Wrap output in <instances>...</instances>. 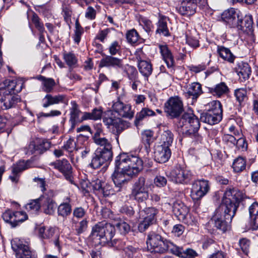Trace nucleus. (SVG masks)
Masks as SVG:
<instances>
[{
	"mask_svg": "<svg viewBox=\"0 0 258 258\" xmlns=\"http://www.w3.org/2000/svg\"><path fill=\"white\" fill-rule=\"evenodd\" d=\"M143 167L142 160L138 156L126 153H121L115 159V170L111 177L114 184L119 191L127 184L129 178L137 175Z\"/></svg>",
	"mask_w": 258,
	"mask_h": 258,
	"instance_id": "nucleus-1",
	"label": "nucleus"
},
{
	"mask_svg": "<svg viewBox=\"0 0 258 258\" xmlns=\"http://www.w3.org/2000/svg\"><path fill=\"white\" fill-rule=\"evenodd\" d=\"M115 229L110 223L102 221L92 227L90 237L97 245H104L110 242L115 235Z\"/></svg>",
	"mask_w": 258,
	"mask_h": 258,
	"instance_id": "nucleus-2",
	"label": "nucleus"
},
{
	"mask_svg": "<svg viewBox=\"0 0 258 258\" xmlns=\"http://www.w3.org/2000/svg\"><path fill=\"white\" fill-rule=\"evenodd\" d=\"M3 88L4 92L3 96L0 99V107L2 109H8L19 102V98L14 94L20 92L22 86L17 89L14 81L6 80L3 84H0V89Z\"/></svg>",
	"mask_w": 258,
	"mask_h": 258,
	"instance_id": "nucleus-3",
	"label": "nucleus"
},
{
	"mask_svg": "<svg viewBox=\"0 0 258 258\" xmlns=\"http://www.w3.org/2000/svg\"><path fill=\"white\" fill-rule=\"evenodd\" d=\"M184 137L198 139V131L200 124L198 117L192 113H184L181 116L178 124Z\"/></svg>",
	"mask_w": 258,
	"mask_h": 258,
	"instance_id": "nucleus-4",
	"label": "nucleus"
},
{
	"mask_svg": "<svg viewBox=\"0 0 258 258\" xmlns=\"http://www.w3.org/2000/svg\"><path fill=\"white\" fill-rule=\"evenodd\" d=\"M207 110L203 112L200 117L202 122L213 125L222 119V105L219 101L214 100L206 105Z\"/></svg>",
	"mask_w": 258,
	"mask_h": 258,
	"instance_id": "nucleus-5",
	"label": "nucleus"
},
{
	"mask_svg": "<svg viewBox=\"0 0 258 258\" xmlns=\"http://www.w3.org/2000/svg\"><path fill=\"white\" fill-rule=\"evenodd\" d=\"M103 122L110 132L117 137L128 127V122L120 117L115 116L113 111H110L103 117Z\"/></svg>",
	"mask_w": 258,
	"mask_h": 258,
	"instance_id": "nucleus-6",
	"label": "nucleus"
},
{
	"mask_svg": "<svg viewBox=\"0 0 258 258\" xmlns=\"http://www.w3.org/2000/svg\"><path fill=\"white\" fill-rule=\"evenodd\" d=\"M227 215L230 216V222L234 217L240 202L243 199L242 193L234 188L227 189Z\"/></svg>",
	"mask_w": 258,
	"mask_h": 258,
	"instance_id": "nucleus-7",
	"label": "nucleus"
},
{
	"mask_svg": "<svg viewBox=\"0 0 258 258\" xmlns=\"http://www.w3.org/2000/svg\"><path fill=\"white\" fill-rule=\"evenodd\" d=\"M169 178L176 183L187 184L192 178L193 175L189 170L180 165H177L170 171Z\"/></svg>",
	"mask_w": 258,
	"mask_h": 258,
	"instance_id": "nucleus-8",
	"label": "nucleus"
},
{
	"mask_svg": "<svg viewBox=\"0 0 258 258\" xmlns=\"http://www.w3.org/2000/svg\"><path fill=\"white\" fill-rule=\"evenodd\" d=\"M168 240L162 237L159 234L154 232H150L147 239L148 246H150L151 252L158 253L165 252V248L166 247Z\"/></svg>",
	"mask_w": 258,
	"mask_h": 258,
	"instance_id": "nucleus-9",
	"label": "nucleus"
},
{
	"mask_svg": "<svg viewBox=\"0 0 258 258\" xmlns=\"http://www.w3.org/2000/svg\"><path fill=\"white\" fill-rule=\"evenodd\" d=\"M112 157V150L97 149L92 157L90 166L93 169H97L103 164L107 165L111 161Z\"/></svg>",
	"mask_w": 258,
	"mask_h": 258,
	"instance_id": "nucleus-10",
	"label": "nucleus"
},
{
	"mask_svg": "<svg viewBox=\"0 0 258 258\" xmlns=\"http://www.w3.org/2000/svg\"><path fill=\"white\" fill-rule=\"evenodd\" d=\"M172 211L177 219L183 223L188 225L195 224V218L192 217L189 213V209L183 203L176 201L173 203Z\"/></svg>",
	"mask_w": 258,
	"mask_h": 258,
	"instance_id": "nucleus-11",
	"label": "nucleus"
},
{
	"mask_svg": "<svg viewBox=\"0 0 258 258\" xmlns=\"http://www.w3.org/2000/svg\"><path fill=\"white\" fill-rule=\"evenodd\" d=\"M164 111L172 118L179 116L183 111L181 100L178 97H170L164 104Z\"/></svg>",
	"mask_w": 258,
	"mask_h": 258,
	"instance_id": "nucleus-12",
	"label": "nucleus"
},
{
	"mask_svg": "<svg viewBox=\"0 0 258 258\" xmlns=\"http://www.w3.org/2000/svg\"><path fill=\"white\" fill-rule=\"evenodd\" d=\"M11 246L15 252L16 258H37L35 253L31 250L28 245L18 238L11 241Z\"/></svg>",
	"mask_w": 258,
	"mask_h": 258,
	"instance_id": "nucleus-13",
	"label": "nucleus"
},
{
	"mask_svg": "<svg viewBox=\"0 0 258 258\" xmlns=\"http://www.w3.org/2000/svg\"><path fill=\"white\" fill-rule=\"evenodd\" d=\"M54 192L49 190L39 197L41 201V208L43 212L47 215H52L56 208V203L53 199Z\"/></svg>",
	"mask_w": 258,
	"mask_h": 258,
	"instance_id": "nucleus-14",
	"label": "nucleus"
},
{
	"mask_svg": "<svg viewBox=\"0 0 258 258\" xmlns=\"http://www.w3.org/2000/svg\"><path fill=\"white\" fill-rule=\"evenodd\" d=\"M208 182L205 180H197L194 182L191 189L190 196L194 201H199L208 191Z\"/></svg>",
	"mask_w": 258,
	"mask_h": 258,
	"instance_id": "nucleus-15",
	"label": "nucleus"
},
{
	"mask_svg": "<svg viewBox=\"0 0 258 258\" xmlns=\"http://www.w3.org/2000/svg\"><path fill=\"white\" fill-rule=\"evenodd\" d=\"M54 168L60 172L65 178L71 183L73 182L72 176V167L69 162L66 159L58 160L50 164Z\"/></svg>",
	"mask_w": 258,
	"mask_h": 258,
	"instance_id": "nucleus-16",
	"label": "nucleus"
},
{
	"mask_svg": "<svg viewBox=\"0 0 258 258\" xmlns=\"http://www.w3.org/2000/svg\"><path fill=\"white\" fill-rule=\"evenodd\" d=\"M112 111L117 113L120 116L131 119L134 116V111L132 110L130 104H124L120 100H117L113 103Z\"/></svg>",
	"mask_w": 258,
	"mask_h": 258,
	"instance_id": "nucleus-17",
	"label": "nucleus"
},
{
	"mask_svg": "<svg viewBox=\"0 0 258 258\" xmlns=\"http://www.w3.org/2000/svg\"><path fill=\"white\" fill-rule=\"evenodd\" d=\"M197 8V0H182L176 10L182 16H191L196 12Z\"/></svg>",
	"mask_w": 258,
	"mask_h": 258,
	"instance_id": "nucleus-18",
	"label": "nucleus"
},
{
	"mask_svg": "<svg viewBox=\"0 0 258 258\" xmlns=\"http://www.w3.org/2000/svg\"><path fill=\"white\" fill-rule=\"evenodd\" d=\"M99 68H113L115 69H123L122 60L113 55H105L100 60Z\"/></svg>",
	"mask_w": 258,
	"mask_h": 258,
	"instance_id": "nucleus-19",
	"label": "nucleus"
},
{
	"mask_svg": "<svg viewBox=\"0 0 258 258\" xmlns=\"http://www.w3.org/2000/svg\"><path fill=\"white\" fill-rule=\"evenodd\" d=\"M154 153L155 161L160 163H165L168 161L171 154L169 147L160 145L155 147Z\"/></svg>",
	"mask_w": 258,
	"mask_h": 258,
	"instance_id": "nucleus-20",
	"label": "nucleus"
},
{
	"mask_svg": "<svg viewBox=\"0 0 258 258\" xmlns=\"http://www.w3.org/2000/svg\"><path fill=\"white\" fill-rule=\"evenodd\" d=\"M240 12L239 10L231 8L227 10V25L230 28H236L241 20Z\"/></svg>",
	"mask_w": 258,
	"mask_h": 258,
	"instance_id": "nucleus-21",
	"label": "nucleus"
},
{
	"mask_svg": "<svg viewBox=\"0 0 258 258\" xmlns=\"http://www.w3.org/2000/svg\"><path fill=\"white\" fill-rule=\"evenodd\" d=\"M250 226L252 230L258 229V203H253L248 209Z\"/></svg>",
	"mask_w": 258,
	"mask_h": 258,
	"instance_id": "nucleus-22",
	"label": "nucleus"
},
{
	"mask_svg": "<svg viewBox=\"0 0 258 258\" xmlns=\"http://www.w3.org/2000/svg\"><path fill=\"white\" fill-rule=\"evenodd\" d=\"M136 58L140 73L148 79L153 71L151 63L147 61L142 60L140 56L137 55Z\"/></svg>",
	"mask_w": 258,
	"mask_h": 258,
	"instance_id": "nucleus-23",
	"label": "nucleus"
},
{
	"mask_svg": "<svg viewBox=\"0 0 258 258\" xmlns=\"http://www.w3.org/2000/svg\"><path fill=\"white\" fill-rule=\"evenodd\" d=\"M236 28L247 33H252L253 31V19L251 15H246L243 19L241 17V20L238 23Z\"/></svg>",
	"mask_w": 258,
	"mask_h": 258,
	"instance_id": "nucleus-24",
	"label": "nucleus"
},
{
	"mask_svg": "<svg viewBox=\"0 0 258 258\" xmlns=\"http://www.w3.org/2000/svg\"><path fill=\"white\" fill-rule=\"evenodd\" d=\"M169 20L168 17L162 15H159L158 21L157 24V28L156 33H158L164 36H169L170 35L168 28L167 27V21Z\"/></svg>",
	"mask_w": 258,
	"mask_h": 258,
	"instance_id": "nucleus-25",
	"label": "nucleus"
},
{
	"mask_svg": "<svg viewBox=\"0 0 258 258\" xmlns=\"http://www.w3.org/2000/svg\"><path fill=\"white\" fill-rule=\"evenodd\" d=\"M71 104L72 106L70 108V122L71 124V128H74L78 122H81L83 120H82V118L81 119L79 118L81 111L77 103L73 101L71 102Z\"/></svg>",
	"mask_w": 258,
	"mask_h": 258,
	"instance_id": "nucleus-26",
	"label": "nucleus"
},
{
	"mask_svg": "<svg viewBox=\"0 0 258 258\" xmlns=\"http://www.w3.org/2000/svg\"><path fill=\"white\" fill-rule=\"evenodd\" d=\"M159 48L163 59L166 63L167 67L172 68L174 66L175 61L171 50L166 45H160Z\"/></svg>",
	"mask_w": 258,
	"mask_h": 258,
	"instance_id": "nucleus-27",
	"label": "nucleus"
},
{
	"mask_svg": "<svg viewBox=\"0 0 258 258\" xmlns=\"http://www.w3.org/2000/svg\"><path fill=\"white\" fill-rule=\"evenodd\" d=\"M202 93V85L199 83L194 82L189 85L185 93V96L191 98L192 100L196 101Z\"/></svg>",
	"mask_w": 258,
	"mask_h": 258,
	"instance_id": "nucleus-28",
	"label": "nucleus"
},
{
	"mask_svg": "<svg viewBox=\"0 0 258 258\" xmlns=\"http://www.w3.org/2000/svg\"><path fill=\"white\" fill-rule=\"evenodd\" d=\"M64 98L65 96L63 95L52 96L50 94H47L42 99V107L47 108L50 105L63 102Z\"/></svg>",
	"mask_w": 258,
	"mask_h": 258,
	"instance_id": "nucleus-29",
	"label": "nucleus"
},
{
	"mask_svg": "<svg viewBox=\"0 0 258 258\" xmlns=\"http://www.w3.org/2000/svg\"><path fill=\"white\" fill-rule=\"evenodd\" d=\"M71 199L67 198L65 201L61 203L57 208V214L63 218H67L72 212V206L70 204Z\"/></svg>",
	"mask_w": 258,
	"mask_h": 258,
	"instance_id": "nucleus-30",
	"label": "nucleus"
},
{
	"mask_svg": "<svg viewBox=\"0 0 258 258\" xmlns=\"http://www.w3.org/2000/svg\"><path fill=\"white\" fill-rule=\"evenodd\" d=\"M155 112L150 108L147 107L143 108L142 110L136 115L134 121L135 125L136 126H138L141 121L144 118L147 117L155 116Z\"/></svg>",
	"mask_w": 258,
	"mask_h": 258,
	"instance_id": "nucleus-31",
	"label": "nucleus"
},
{
	"mask_svg": "<svg viewBox=\"0 0 258 258\" xmlns=\"http://www.w3.org/2000/svg\"><path fill=\"white\" fill-rule=\"evenodd\" d=\"M141 213H144V219L150 221L151 223H155L157 220V215L158 214L159 211L157 209L154 207L146 208L141 212Z\"/></svg>",
	"mask_w": 258,
	"mask_h": 258,
	"instance_id": "nucleus-32",
	"label": "nucleus"
},
{
	"mask_svg": "<svg viewBox=\"0 0 258 258\" xmlns=\"http://www.w3.org/2000/svg\"><path fill=\"white\" fill-rule=\"evenodd\" d=\"M246 160L242 156H239L233 160L231 167L235 173H240L246 169Z\"/></svg>",
	"mask_w": 258,
	"mask_h": 258,
	"instance_id": "nucleus-33",
	"label": "nucleus"
},
{
	"mask_svg": "<svg viewBox=\"0 0 258 258\" xmlns=\"http://www.w3.org/2000/svg\"><path fill=\"white\" fill-rule=\"evenodd\" d=\"M237 74L240 79L242 78L244 81L248 79L251 73V68L246 62H242L237 71Z\"/></svg>",
	"mask_w": 258,
	"mask_h": 258,
	"instance_id": "nucleus-34",
	"label": "nucleus"
},
{
	"mask_svg": "<svg viewBox=\"0 0 258 258\" xmlns=\"http://www.w3.org/2000/svg\"><path fill=\"white\" fill-rule=\"evenodd\" d=\"M142 142L146 148H149L151 144L154 141V132L146 130L141 133Z\"/></svg>",
	"mask_w": 258,
	"mask_h": 258,
	"instance_id": "nucleus-35",
	"label": "nucleus"
},
{
	"mask_svg": "<svg viewBox=\"0 0 258 258\" xmlns=\"http://www.w3.org/2000/svg\"><path fill=\"white\" fill-rule=\"evenodd\" d=\"M151 182L145 177L140 176L135 182L132 189L149 190Z\"/></svg>",
	"mask_w": 258,
	"mask_h": 258,
	"instance_id": "nucleus-36",
	"label": "nucleus"
},
{
	"mask_svg": "<svg viewBox=\"0 0 258 258\" xmlns=\"http://www.w3.org/2000/svg\"><path fill=\"white\" fill-rule=\"evenodd\" d=\"M173 140V134L172 133L167 130L164 131L161 134L160 139V146H167L169 147L171 146Z\"/></svg>",
	"mask_w": 258,
	"mask_h": 258,
	"instance_id": "nucleus-37",
	"label": "nucleus"
},
{
	"mask_svg": "<svg viewBox=\"0 0 258 258\" xmlns=\"http://www.w3.org/2000/svg\"><path fill=\"white\" fill-rule=\"evenodd\" d=\"M131 197L138 202H143L149 198V190L132 189Z\"/></svg>",
	"mask_w": 258,
	"mask_h": 258,
	"instance_id": "nucleus-38",
	"label": "nucleus"
},
{
	"mask_svg": "<svg viewBox=\"0 0 258 258\" xmlns=\"http://www.w3.org/2000/svg\"><path fill=\"white\" fill-rule=\"evenodd\" d=\"M72 222L77 234L79 235L86 230L88 224V221L86 218L83 219L79 222H77L75 219H72Z\"/></svg>",
	"mask_w": 258,
	"mask_h": 258,
	"instance_id": "nucleus-39",
	"label": "nucleus"
},
{
	"mask_svg": "<svg viewBox=\"0 0 258 258\" xmlns=\"http://www.w3.org/2000/svg\"><path fill=\"white\" fill-rule=\"evenodd\" d=\"M208 90L213 95L220 97L226 93V85L225 83L222 82L214 87L208 88Z\"/></svg>",
	"mask_w": 258,
	"mask_h": 258,
	"instance_id": "nucleus-40",
	"label": "nucleus"
},
{
	"mask_svg": "<svg viewBox=\"0 0 258 258\" xmlns=\"http://www.w3.org/2000/svg\"><path fill=\"white\" fill-rule=\"evenodd\" d=\"M102 110L101 109L95 108L91 112H84L82 117V120L92 119L97 120L102 116Z\"/></svg>",
	"mask_w": 258,
	"mask_h": 258,
	"instance_id": "nucleus-41",
	"label": "nucleus"
},
{
	"mask_svg": "<svg viewBox=\"0 0 258 258\" xmlns=\"http://www.w3.org/2000/svg\"><path fill=\"white\" fill-rule=\"evenodd\" d=\"M30 162L27 161H20L12 167V172L14 174H18L23 171L28 169L29 167Z\"/></svg>",
	"mask_w": 258,
	"mask_h": 258,
	"instance_id": "nucleus-42",
	"label": "nucleus"
},
{
	"mask_svg": "<svg viewBox=\"0 0 258 258\" xmlns=\"http://www.w3.org/2000/svg\"><path fill=\"white\" fill-rule=\"evenodd\" d=\"M25 208L28 211L32 213L37 212L41 208V201L39 198L34 200H31L26 205Z\"/></svg>",
	"mask_w": 258,
	"mask_h": 258,
	"instance_id": "nucleus-43",
	"label": "nucleus"
},
{
	"mask_svg": "<svg viewBox=\"0 0 258 258\" xmlns=\"http://www.w3.org/2000/svg\"><path fill=\"white\" fill-rule=\"evenodd\" d=\"M123 250L127 258L140 257L142 256L139 249L132 246H127L124 247Z\"/></svg>",
	"mask_w": 258,
	"mask_h": 258,
	"instance_id": "nucleus-44",
	"label": "nucleus"
},
{
	"mask_svg": "<svg viewBox=\"0 0 258 258\" xmlns=\"http://www.w3.org/2000/svg\"><path fill=\"white\" fill-rule=\"evenodd\" d=\"M37 154H42L48 150L51 146V143L47 140H42L36 142Z\"/></svg>",
	"mask_w": 258,
	"mask_h": 258,
	"instance_id": "nucleus-45",
	"label": "nucleus"
},
{
	"mask_svg": "<svg viewBox=\"0 0 258 258\" xmlns=\"http://www.w3.org/2000/svg\"><path fill=\"white\" fill-rule=\"evenodd\" d=\"M94 142L97 145L102 147L98 148L97 149L98 150H112V145L110 141L105 137L99 139L98 140L94 141Z\"/></svg>",
	"mask_w": 258,
	"mask_h": 258,
	"instance_id": "nucleus-46",
	"label": "nucleus"
},
{
	"mask_svg": "<svg viewBox=\"0 0 258 258\" xmlns=\"http://www.w3.org/2000/svg\"><path fill=\"white\" fill-rule=\"evenodd\" d=\"M238 244L242 252L245 255H248L251 245L250 240L246 238H242L239 240Z\"/></svg>",
	"mask_w": 258,
	"mask_h": 258,
	"instance_id": "nucleus-47",
	"label": "nucleus"
},
{
	"mask_svg": "<svg viewBox=\"0 0 258 258\" xmlns=\"http://www.w3.org/2000/svg\"><path fill=\"white\" fill-rule=\"evenodd\" d=\"M54 233L53 228H45L41 227L38 230L39 236L43 239H49L52 237Z\"/></svg>",
	"mask_w": 258,
	"mask_h": 258,
	"instance_id": "nucleus-48",
	"label": "nucleus"
},
{
	"mask_svg": "<svg viewBox=\"0 0 258 258\" xmlns=\"http://www.w3.org/2000/svg\"><path fill=\"white\" fill-rule=\"evenodd\" d=\"M62 149L68 152L70 156H72V153H73L74 151L77 150L76 148V143L74 139L70 138L64 143Z\"/></svg>",
	"mask_w": 258,
	"mask_h": 258,
	"instance_id": "nucleus-49",
	"label": "nucleus"
},
{
	"mask_svg": "<svg viewBox=\"0 0 258 258\" xmlns=\"http://www.w3.org/2000/svg\"><path fill=\"white\" fill-rule=\"evenodd\" d=\"M167 245H165L166 247L165 248V252L167 250L170 251L173 254L176 255L179 257H181L182 254V252L183 251V248L181 247H179L173 244V243L170 242L168 240L167 242Z\"/></svg>",
	"mask_w": 258,
	"mask_h": 258,
	"instance_id": "nucleus-50",
	"label": "nucleus"
},
{
	"mask_svg": "<svg viewBox=\"0 0 258 258\" xmlns=\"http://www.w3.org/2000/svg\"><path fill=\"white\" fill-rule=\"evenodd\" d=\"M63 58L69 67L74 66L77 62V58L75 54L72 52H64Z\"/></svg>",
	"mask_w": 258,
	"mask_h": 258,
	"instance_id": "nucleus-51",
	"label": "nucleus"
},
{
	"mask_svg": "<svg viewBox=\"0 0 258 258\" xmlns=\"http://www.w3.org/2000/svg\"><path fill=\"white\" fill-rule=\"evenodd\" d=\"M27 218L28 216L25 212L21 211L15 212L14 227L22 223Z\"/></svg>",
	"mask_w": 258,
	"mask_h": 258,
	"instance_id": "nucleus-52",
	"label": "nucleus"
},
{
	"mask_svg": "<svg viewBox=\"0 0 258 258\" xmlns=\"http://www.w3.org/2000/svg\"><path fill=\"white\" fill-rule=\"evenodd\" d=\"M32 22L39 33H44L45 32L43 23L40 21V18L35 13L33 14Z\"/></svg>",
	"mask_w": 258,
	"mask_h": 258,
	"instance_id": "nucleus-53",
	"label": "nucleus"
},
{
	"mask_svg": "<svg viewBox=\"0 0 258 258\" xmlns=\"http://www.w3.org/2000/svg\"><path fill=\"white\" fill-rule=\"evenodd\" d=\"M126 37L128 42L135 43L139 40V35L135 29H133L127 31L126 34Z\"/></svg>",
	"mask_w": 258,
	"mask_h": 258,
	"instance_id": "nucleus-54",
	"label": "nucleus"
},
{
	"mask_svg": "<svg viewBox=\"0 0 258 258\" xmlns=\"http://www.w3.org/2000/svg\"><path fill=\"white\" fill-rule=\"evenodd\" d=\"M116 228L119 231L120 234L125 235L129 232L131 230V226L126 222L120 221L116 224Z\"/></svg>",
	"mask_w": 258,
	"mask_h": 258,
	"instance_id": "nucleus-55",
	"label": "nucleus"
},
{
	"mask_svg": "<svg viewBox=\"0 0 258 258\" xmlns=\"http://www.w3.org/2000/svg\"><path fill=\"white\" fill-rule=\"evenodd\" d=\"M15 212L12 210H7L3 214V218L5 222L10 223L12 227L14 225Z\"/></svg>",
	"mask_w": 258,
	"mask_h": 258,
	"instance_id": "nucleus-56",
	"label": "nucleus"
},
{
	"mask_svg": "<svg viewBox=\"0 0 258 258\" xmlns=\"http://www.w3.org/2000/svg\"><path fill=\"white\" fill-rule=\"evenodd\" d=\"M125 72L128 78L131 81H135L138 78V72L136 69L133 66H128L125 68Z\"/></svg>",
	"mask_w": 258,
	"mask_h": 258,
	"instance_id": "nucleus-57",
	"label": "nucleus"
},
{
	"mask_svg": "<svg viewBox=\"0 0 258 258\" xmlns=\"http://www.w3.org/2000/svg\"><path fill=\"white\" fill-rule=\"evenodd\" d=\"M37 145L35 141H31L28 145L24 148V151L26 155H31L37 154Z\"/></svg>",
	"mask_w": 258,
	"mask_h": 258,
	"instance_id": "nucleus-58",
	"label": "nucleus"
},
{
	"mask_svg": "<svg viewBox=\"0 0 258 258\" xmlns=\"http://www.w3.org/2000/svg\"><path fill=\"white\" fill-rule=\"evenodd\" d=\"M43 90L47 93H50L52 91L53 87L55 86V82L52 78H47L44 83H42Z\"/></svg>",
	"mask_w": 258,
	"mask_h": 258,
	"instance_id": "nucleus-59",
	"label": "nucleus"
},
{
	"mask_svg": "<svg viewBox=\"0 0 258 258\" xmlns=\"http://www.w3.org/2000/svg\"><path fill=\"white\" fill-rule=\"evenodd\" d=\"M215 226L219 229L222 233L226 231V220L225 215L223 217L217 218L215 220Z\"/></svg>",
	"mask_w": 258,
	"mask_h": 258,
	"instance_id": "nucleus-60",
	"label": "nucleus"
},
{
	"mask_svg": "<svg viewBox=\"0 0 258 258\" xmlns=\"http://www.w3.org/2000/svg\"><path fill=\"white\" fill-rule=\"evenodd\" d=\"M139 23L147 32L151 31L153 27L152 22L146 18H141L139 20Z\"/></svg>",
	"mask_w": 258,
	"mask_h": 258,
	"instance_id": "nucleus-61",
	"label": "nucleus"
},
{
	"mask_svg": "<svg viewBox=\"0 0 258 258\" xmlns=\"http://www.w3.org/2000/svg\"><path fill=\"white\" fill-rule=\"evenodd\" d=\"M109 52L111 55H115L120 52L121 46L117 41L112 42L108 48Z\"/></svg>",
	"mask_w": 258,
	"mask_h": 258,
	"instance_id": "nucleus-62",
	"label": "nucleus"
},
{
	"mask_svg": "<svg viewBox=\"0 0 258 258\" xmlns=\"http://www.w3.org/2000/svg\"><path fill=\"white\" fill-rule=\"evenodd\" d=\"M99 194L106 197L115 194V190L112 188L111 185L104 183Z\"/></svg>",
	"mask_w": 258,
	"mask_h": 258,
	"instance_id": "nucleus-63",
	"label": "nucleus"
},
{
	"mask_svg": "<svg viewBox=\"0 0 258 258\" xmlns=\"http://www.w3.org/2000/svg\"><path fill=\"white\" fill-rule=\"evenodd\" d=\"M86 214V211L82 207H76L73 211V218L72 219H75V218L80 219L85 217Z\"/></svg>",
	"mask_w": 258,
	"mask_h": 258,
	"instance_id": "nucleus-64",
	"label": "nucleus"
}]
</instances>
